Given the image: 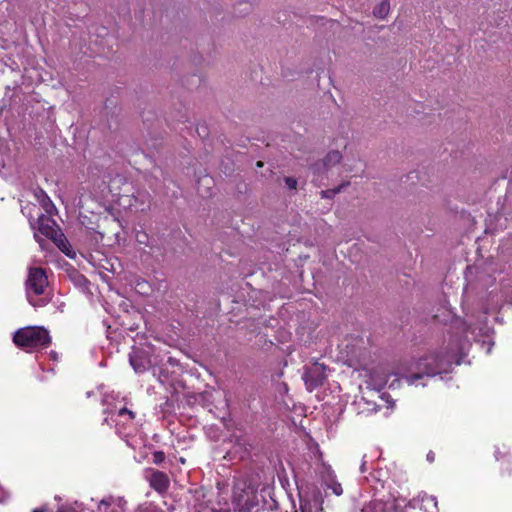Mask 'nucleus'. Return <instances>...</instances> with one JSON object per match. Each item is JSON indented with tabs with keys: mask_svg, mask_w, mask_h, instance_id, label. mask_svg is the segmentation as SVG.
Here are the masks:
<instances>
[{
	"mask_svg": "<svg viewBox=\"0 0 512 512\" xmlns=\"http://www.w3.org/2000/svg\"><path fill=\"white\" fill-rule=\"evenodd\" d=\"M467 320H456L454 326L461 328V336L455 335L450 341L449 350L445 353L431 352L412 363L402 378L408 385H418V380L432 378L436 375L449 373L453 365H460L466 351L470 346V340L487 342V353L491 352L493 342L489 340L490 327L483 319H477L474 323V316L465 313Z\"/></svg>",
	"mask_w": 512,
	"mask_h": 512,
	"instance_id": "obj_1",
	"label": "nucleus"
},
{
	"mask_svg": "<svg viewBox=\"0 0 512 512\" xmlns=\"http://www.w3.org/2000/svg\"><path fill=\"white\" fill-rule=\"evenodd\" d=\"M373 493L372 499L365 503L360 512H399L405 498L395 497L389 490V472L387 469L376 470L367 477Z\"/></svg>",
	"mask_w": 512,
	"mask_h": 512,
	"instance_id": "obj_2",
	"label": "nucleus"
},
{
	"mask_svg": "<svg viewBox=\"0 0 512 512\" xmlns=\"http://www.w3.org/2000/svg\"><path fill=\"white\" fill-rule=\"evenodd\" d=\"M103 404L106 406L103 413L106 415L104 423L109 426L115 427L118 435L127 437L135 430L134 413L127 409L121 401H116L112 395H106L103 399Z\"/></svg>",
	"mask_w": 512,
	"mask_h": 512,
	"instance_id": "obj_3",
	"label": "nucleus"
},
{
	"mask_svg": "<svg viewBox=\"0 0 512 512\" xmlns=\"http://www.w3.org/2000/svg\"><path fill=\"white\" fill-rule=\"evenodd\" d=\"M310 475L317 480L325 489L331 490L335 496L343 494V488L337 481L336 474L331 465L323 460L322 452L317 443H313L310 447Z\"/></svg>",
	"mask_w": 512,
	"mask_h": 512,
	"instance_id": "obj_4",
	"label": "nucleus"
},
{
	"mask_svg": "<svg viewBox=\"0 0 512 512\" xmlns=\"http://www.w3.org/2000/svg\"><path fill=\"white\" fill-rule=\"evenodd\" d=\"M14 343L29 352L47 347L51 342L49 332L39 326L18 329L13 336Z\"/></svg>",
	"mask_w": 512,
	"mask_h": 512,
	"instance_id": "obj_5",
	"label": "nucleus"
},
{
	"mask_svg": "<svg viewBox=\"0 0 512 512\" xmlns=\"http://www.w3.org/2000/svg\"><path fill=\"white\" fill-rule=\"evenodd\" d=\"M48 285L47 276L41 268H31L26 281V295L29 303L34 307H41L45 304L43 299L35 297L43 295Z\"/></svg>",
	"mask_w": 512,
	"mask_h": 512,
	"instance_id": "obj_6",
	"label": "nucleus"
},
{
	"mask_svg": "<svg viewBox=\"0 0 512 512\" xmlns=\"http://www.w3.org/2000/svg\"><path fill=\"white\" fill-rule=\"evenodd\" d=\"M29 214L31 213L29 212ZM51 216L52 215L41 213L40 215H38L36 222L33 223L30 220V224L33 229L37 230L42 235L50 239L56 240L60 231L55 220H53ZM29 218H32L31 215H29Z\"/></svg>",
	"mask_w": 512,
	"mask_h": 512,
	"instance_id": "obj_7",
	"label": "nucleus"
},
{
	"mask_svg": "<svg viewBox=\"0 0 512 512\" xmlns=\"http://www.w3.org/2000/svg\"><path fill=\"white\" fill-rule=\"evenodd\" d=\"M256 491L252 487L241 488L236 484L233 489V500L241 509L250 511L256 504Z\"/></svg>",
	"mask_w": 512,
	"mask_h": 512,
	"instance_id": "obj_8",
	"label": "nucleus"
},
{
	"mask_svg": "<svg viewBox=\"0 0 512 512\" xmlns=\"http://www.w3.org/2000/svg\"><path fill=\"white\" fill-rule=\"evenodd\" d=\"M302 378L307 389L312 391L324 383L326 379L325 368L323 365L315 363L305 370Z\"/></svg>",
	"mask_w": 512,
	"mask_h": 512,
	"instance_id": "obj_9",
	"label": "nucleus"
},
{
	"mask_svg": "<svg viewBox=\"0 0 512 512\" xmlns=\"http://www.w3.org/2000/svg\"><path fill=\"white\" fill-rule=\"evenodd\" d=\"M404 506H409L413 509H419L423 512H438V502L436 497L427 495V494H419L417 497L411 499L409 502H405L402 504V508Z\"/></svg>",
	"mask_w": 512,
	"mask_h": 512,
	"instance_id": "obj_10",
	"label": "nucleus"
},
{
	"mask_svg": "<svg viewBox=\"0 0 512 512\" xmlns=\"http://www.w3.org/2000/svg\"><path fill=\"white\" fill-rule=\"evenodd\" d=\"M129 362L136 373L145 372L151 365L148 352L140 348H133L129 354Z\"/></svg>",
	"mask_w": 512,
	"mask_h": 512,
	"instance_id": "obj_11",
	"label": "nucleus"
},
{
	"mask_svg": "<svg viewBox=\"0 0 512 512\" xmlns=\"http://www.w3.org/2000/svg\"><path fill=\"white\" fill-rule=\"evenodd\" d=\"M379 458L377 450H371L362 456L359 471L363 475V481L369 486L367 477H370L372 473L381 468L375 466L376 459Z\"/></svg>",
	"mask_w": 512,
	"mask_h": 512,
	"instance_id": "obj_12",
	"label": "nucleus"
},
{
	"mask_svg": "<svg viewBox=\"0 0 512 512\" xmlns=\"http://www.w3.org/2000/svg\"><path fill=\"white\" fill-rule=\"evenodd\" d=\"M389 376L383 368L373 370L366 382L367 388L377 392L381 391L387 385Z\"/></svg>",
	"mask_w": 512,
	"mask_h": 512,
	"instance_id": "obj_13",
	"label": "nucleus"
},
{
	"mask_svg": "<svg viewBox=\"0 0 512 512\" xmlns=\"http://www.w3.org/2000/svg\"><path fill=\"white\" fill-rule=\"evenodd\" d=\"M352 407L358 415L368 416L378 411V405L365 395L356 396Z\"/></svg>",
	"mask_w": 512,
	"mask_h": 512,
	"instance_id": "obj_14",
	"label": "nucleus"
},
{
	"mask_svg": "<svg viewBox=\"0 0 512 512\" xmlns=\"http://www.w3.org/2000/svg\"><path fill=\"white\" fill-rule=\"evenodd\" d=\"M126 501L123 498L108 496L98 503V512H124Z\"/></svg>",
	"mask_w": 512,
	"mask_h": 512,
	"instance_id": "obj_15",
	"label": "nucleus"
},
{
	"mask_svg": "<svg viewBox=\"0 0 512 512\" xmlns=\"http://www.w3.org/2000/svg\"><path fill=\"white\" fill-rule=\"evenodd\" d=\"M34 196L41 205L45 214L53 215L56 213V207L54 203L51 201L46 192L42 189H37L34 192Z\"/></svg>",
	"mask_w": 512,
	"mask_h": 512,
	"instance_id": "obj_16",
	"label": "nucleus"
},
{
	"mask_svg": "<svg viewBox=\"0 0 512 512\" xmlns=\"http://www.w3.org/2000/svg\"><path fill=\"white\" fill-rule=\"evenodd\" d=\"M150 485L159 492L166 491L169 487V478L165 473L155 471L150 477Z\"/></svg>",
	"mask_w": 512,
	"mask_h": 512,
	"instance_id": "obj_17",
	"label": "nucleus"
},
{
	"mask_svg": "<svg viewBox=\"0 0 512 512\" xmlns=\"http://www.w3.org/2000/svg\"><path fill=\"white\" fill-rule=\"evenodd\" d=\"M341 159H342V155L340 154V152L333 150L327 154V156L325 157V159L322 163V166L325 167L326 169H328V168L332 167L333 165L339 163Z\"/></svg>",
	"mask_w": 512,
	"mask_h": 512,
	"instance_id": "obj_18",
	"label": "nucleus"
},
{
	"mask_svg": "<svg viewBox=\"0 0 512 512\" xmlns=\"http://www.w3.org/2000/svg\"><path fill=\"white\" fill-rule=\"evenodd\" d=\"M389 10H390L389 1L388 0H383L380 4H378L374 8L373 14L377 18L383 19V18H385L388 15Z\"/></svg>",
	"mask_w": 512,
	"mask_h": 512,
	"instance_id": "obj_19",
	"label": "nucleus"
},
{
	"mask_svg": "<svg viewBox=\"0 0 512 512\" xmlns=\"http://www.w3.org/2000/svg\"><path fill=\"white\" fill-rule=\"evenodd\" d=\"M57 512H84V506L77 501L60 506Z\"/></svg>",
	"mask_w": 512,
	"mask_h": 512,
	"instance_id": "obj_20",
	"label": "nucleus"
},
{
	"mask_svg": "<svg viewBox=\"0 0 512 512\" xmlns=\"http://www.w3.org/2000/svg\"><path fill=\"white\" fill-rule=\"evenodd\" d=\"M54 241L57 242V245L61 249L62 252H64L66 255L72 257L70 254V251H69L70 245L61 232L58 234L57 239Z\"/></svg>",
	"mask_w": 512,
	"mask_h": 512,
	"instance_id": "obj_21",
	"label": "nucleus"
},
{
	"mask_svg": "<svg viewBox=\"0 0 512 512\" xmlns=\"http://www.w3.org/2000/svg\"><path fill=\"white\" fill-rule=\"evenodd\" d=\"M137 512H164L152 503H145L138 507Z\"/></svg>",
	"mask_w": 512,
	"mask_h": 512,
	"instance_id": "obj_22",
	"label": "nucleus"
},
{
	"mask_svg": "<svg viewBox=\"0 0 512 512\" xmlns=\"http://www.w3.org/2000/svg\"><path fill=\"white\" fill-rule=\"evenodd\" d=\"M343 187V185L335 188V189H328V190H323L321 191V195L323 198H331L333 197L335 194H337L338 192H340L341 188Z\"/></svg>",
	"mask_w": 512,
	"mask_h": 512,
	"instance_id": "obj_23",
	"label": "nucleus"
},
{
	"mask_svg": "<svg viewBox=\"0 0 512 512\" xmlns=\"http://www.w3.org/2000/svg\"><path fill=\"white\" fill-rule=\"evenodd\" d=\"M148 235L145 233V232H142V231H138L136 233V241L140 244H145L147 245L148 244Z\"/></svg>",
	"mask_w": 512,
	"mask_h": 512,
	"instance_id": "obj_24",
	"label": "nucleus"
},
{
	"mask_svg": "<svg viewBox=\"0 0 512 512\" xmlns=\"http://www.w3.org/2000/svg\"><path fill=\"white\" fill-rule=\"evenodd\" d=\"M158 380L163 385L170 383V379L165 369H159Z\"/></svg>",
	"mask_w": 512,
	"mask_h": 512,
	"instance_id": "obj_25",
	"label": "nucleus"
},
{
	"mask_svg": "<svg viewBox=\"0 0 512 512\" xmlns=\"http://www.w3.org/2000/svg\"><path fill=\"white\" fill-rule=\"evenodd\" d=\"M165 460V453L162 451H155L153 453V462L155 464H161Z\"/></svg>",
	"mask_w": 512,
	"mask_h": 512,
	"instance_id": "obj_26",
	"label": "nucleus"
},
{
	"mask_svg": "<svg viewBox=\"0 0 512 512\" xmlns=\"http://www.w3.org/2000/svg\"><path fill=\"white\" fill-rule=\"evenodd\" d=\"M285 183L289 189H295L297 186V180L292 177H286Z\"/></svg>",
	"mask_w": 512,
	"mask_h": 512,
	"instance_id": "obj_27",
	"label": "nucleus"
},
{
	"mask_svg": "<svg viewBox=\"0 0 512 512\" xmlns=\"http://www.w3.org/2000/svg\"><path fill=\"white\" fill-rule=\"evenodd\" d=\"M201 184L210 185L212 183V179L210 177H203L200 180Z\"/></svg>",
	"mask_w": 512,
	"mask_h": 512,
	"instance_id": "obj_28",
	"label": "nucleus"
},
{
	"mask_svg": "<svg viewBox=\"0 0 512 512\" xmlns=\"http://www.w3.org/2000/svg\"><path fill=\"white\" fill-rule=\"evenodd\" d=\"M168 362H169V364H170L172 367H176V366H178V361H177L176 359H174V358H171V357H170V358L168 359Z\"/></svg>",
	"mask_w": 512,
	"mask_h": 512,
	"instance_id": "obj_29",
	"label": "nucleus"
},
{
	"mask_svg": "<svg viewBox=\"0 0 512 512\" xmlns=\"http://www.w3.org/2000/svg\"><path fill=\"white\" fill-rule=\"evenodd\" d=\"M48 509L46 506H42V507H39V508H35L32 510V512H47Z\"/></svg>",
	"mask_w": 512,
	"mask_h": 512,
	"instance_id": "obj_30",
	"label": "nucleus"
},
{
	"mask_svg": "<svg viewBox=\"0 0 512 512\" xmlns=\"http://www.w3.org/2000/svg\"><path fill=\"white\" fill-rule=\"evenodd\" d=\"M50 356H51V358H52L54 361H56V360L58 359V354H57L56 352H54V351H51V352H50Z\"/></svg>",
	"mask_w": 512,
	"mask_h": 512,
	"instance_id": "obj_31",
	"label": "nucleus"
},
{
	"mask_svg": "<svg viewBox=\"0 0 512 512\" xmlns=\"http://www.w3.org/2000/svg\"><path fill=\"white\" fill-rule=\"evenodd\" d=\"M500 455H501V452H500V450L497 448V449L495 450V458H496V460H500V459H501Z\"/></svg>",
	"mask_w": 512,
	"mask_h": 512,
	"instance_id": "obj_32",
	"label": "nucleus"
},
{
	"mask_svg": "<svg viewBox=\"0 0 512 512\" xmlns=\"http://www.w3.org/2000/svg\"><path fill=\"white\" fill-rule=\"evenodd\" d=\"M427 460H428V461H433V460H434V454H433L432 452H429V453L427 454Z\"/></svg>",
	"mask_w": 512,
	"mask_h": 512,
	"instance_id": "obj_33",
	"label": "nucleus"
},
{
	"mask_svg": "<svg viewBox=\"0 0 512 512\" xmlns=\"http://www.w3.org/2000/svg\"><path fill=\"white\" fill-rule=\"evenodd\" d=\"M399 379H395L393 380L390 384H389V388H395L396 387V382H398Z\"/></svg>",
	"mask_w": 512,
	"mask_h": 512,
	"instance_id": "obj_34",
	"label": "nucleus"
},
{
	"mask_svg": "<svg viewBox=\"0 0 512 512\" xmlns=\"http://www.w3.org/2000/svg\"><path fill=\"white\" fill-rule=\"evenodd\" d=\"M257 166L261 167L262 166V162H257Z\"/></svg>",
	"mask_w": 512,
	"mask_h": 512,
	"instance_id": "obj_35",
	"label": "nucleus"
},
{
	"mask_svg": "<svg viewBox=\"0 0 512 512\" xmlns=\"http://www.w3.org/2000/svg\"><path fill=\"white\" fill-rule=\"evenodd\" d=\"M314 168H315V170H319V168H318V164H315V167H314Z\"/></svg>",
	"mask_w": 512,
	"mask_h": 512,
	"instance_id": "obj_36",
	"label": "nucleus"
}]
</instances>
